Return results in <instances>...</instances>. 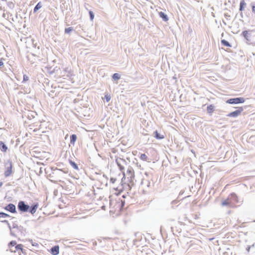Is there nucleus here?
I'll return each instance as SVG.
<instances>
[{
	"label": "nucleus",
	"instance_id": "nucleus-1",
	"mask_svg": "<svg viewBox=\"0 0 255 255\" xmlns=\"http://www.w3.org/2000/svg\"><path fill=\"white\" fill-rule=\"evenodd\" d=\"M45 170L46 174L49 173L48 176L50 178V181L53 183L61 181L64 178V174L68 172L67 171H63L55 167H51L47 169H45Z\"/></svg>",
	"mask_w": 255,
	"mask_h": 255
},
{
	"label": "nucleus",
	"instance_id": "nucleus-2",
	"mask_svg": "<svg viewBox=\"0 0 255 255\" xmlns=\"http://www.w3.org/2000/svg\"><path fill=\"white\" fill-rule=\"evenodd\" d=\"M5 170L4 171V176L6 177H9L11 175L12 173V163L10 160H7L6 162L5 163Z\"/></svg>",
	"mask_w": 255,
	"mask_h": 255
},
{
	"label": "nucleus",
	"instance_id": "nucleus-3",
	"mask_svg": "<svg viewBox=\"0 0 255 255\" xmlns=\"http://www.w3.org/2000/svg\"><path fill=\"white\" fill-rule=\"evenodd\" d=\"M127 175L128 176V179L129 183L131 185H133L134 184L133 179L134 178V170L131 167L128 166V167L127 169Z\"/></svg>",
	"mask_w": 255,
	"mask_h": 255
},
{
	"label": "nucleus",
	"instance_id": "nucleus-4",
	"mask_svg": "<svg viewBox=\"0 0 255 255\" xmlns=\"http://www.w3.org/2000/svg\"><path fill=\"white\" fill-rule=\"evenodd\" d=\"M252 31L249 30H245L242 32V35L244 37L245 39L246 40V43L249 45H252L253 46H255V42H252L251 37V34L249 32H251Z\"/></svg>",
	"mask_w": 255,
	"mask_h": 255
},
{
	"label": "nucleus",
	"instance_id": "nucleus-5",
	"mask_svg": "<svg viewBox=\"0 0 255 255\" xmlns=\"http://www.w3.org/2000/svg\"><path fill=\"white\" fill-rule=\"evenodd\" d=\"M17 208L21 212H27L29 210V206L26 204L24 201H20L18 203Z\"/></svg>",
	"mask_w": 255,
	"mask_h": 255
},
{
	"label": "nucleus",
	"instance_id": "nucleus-6",
	"mask_svg": "<svg viewBox=\"0 0 255 255\" xmlns=\"http://www.w3.org/2000/svg\"><path fill=\"white\" fill-rule=\"evenodd\" d=\"M245 101V99L243 97H237L229 99L226 101V103L230 104H238L244 103Z\"/></svg>",
	"mask_w": 255,
	"mask_h": 255
},
{
	"label": "nucleus",
	"instance_id": "nucleus-7",
	"mask_svg": "<svg viewBox=\"0 0 255 255\" xmlns=\"http://www.w3.org/2000/svg\"><path fill=\"white\" fill-rule=\"evenodd\" d=\"M237 108V110L229 113L227 116L233 118H236L239 116L244 111V108L243 107H238Z\"/></svg>",
	"mask_w": 255,
	"mask_h": 255
},
{
	"label": "nucleus",
	"instance_id": "nucleus-8",
	"mask_svg": "<svg viewBox=\"0 0 255 255\" xmlns=\"http://www.w3.org/2000/svg\"><path fill=\"white\" fill-rule=\"evenodd\" d=\"M116 162L119 166L120 170L121 171H123L124 170V165L127 164L126 160L122 158H118L116 159Z\"/></svg>",
	"mask_w": 255,
	"mask_h": 255
},
{
	"label": "nucleus",
	"instance_id": "nucleus-9",
	"mask_svg": "<svg viewBox=\"0 0 255 255\" xmlns=\"http://www.w3.org/2000/svg\"><path fill=\"white\" fill-rule=\"evenodd\" d=\"M228 198L232 206H233L236 203H239L238 197L236 194L235 193H232L230 194Z\"/></svg>",
	"mask_w": 255,
	"mask_h": 255
},
{
	"label": "nucleus",
	"instance_id": "nucleus-10",
	"mask_svg": "<svg viewBox=\"0 0 255 255\" xmlns=\"http://www.w3.org/2000/svg\"><path fill=\"white\" fill-rule=\"evenodd\" d=\"M4 209L11 213H16V210L15 206L12 203H9L4 207Z\"/></svg>",
	"mask_w": 255,
	"mask_h": 255
},
{
	"label": "nucleus",
	"instance_id": "nucleus-11",
	"mask_svg": "<svg viewBox=\"0 0 255 255\" xmlns=\"http://www.w3.org/2000/svg\"><path fill=\"white\" fill-rule=\"evenodd\" d=\"M19 230L21 236H24L26 232V230L23 227L18 226L17 224H13L12 227V230Z\"/></svg>",
	"mask_w": 255,
	"mask_h": 255
},
{
	"label": "nucleus",
	"instance_id": "nucleus-12",
	"mask_svg": "<svg viewBox=\"0 0 255 255\" xmlns=\"http://www.w3.org/2000/svg\"><path fill=\"white\" fill-rule=\"evenodd\" d=\"M50 253L52 255H58L59 254V247L58 245H55L50 249Z\"/></svg>",
	"mask_w": 255,
	"mask_h": 255
},
{
	"label": "nucleus",
	"instance_id": "nucleus-13",
	"mask_svg": "<svg viewBox=\"0 0 255 255\" xmlns=\"http://www.w3.org/2000/svg\"><path fill=\"white\" fill-rule=\"evenodd\" d=\"M38 203H34L31 206H29L28 212H30L31 214H34L38 208Z\"/></svg>",
	"mask_w": 255,
	"mask_h": 255
},
{
	"label": "nucleus",
	"instance_id": "nucleus-14",
	"mask_svg": "<svg viewBox=\"0 0 255 255\" xmlns=\"http://www.w3.org/2000/svg\"><path fill=\"white\" fill-rule=\"evenodd\" d=\"M153 133L154 134V137L157 139H162L164 138V135L159 133L157 130L154 131Z\"/></svg>",
	"mask_w": 255,
	"mask_h": 255
},
{
	"label": "nucleus",
	"instance_id": "nucleus-15",
	"mask_svg": "<svg viewBox=\"0 0 255 255\" xmlns=\"http://www.w3.org/2000/svg\"><path fill=\"white\" fill-rule=\"evenodd\" d=\"M222 206H228V207H232V205L231 204L230 201L229 200H228V198L226 199V200H224L222 202Z\"/></svg>",
	"mask_w": 255,
	"mask_h": 255
},
{
	"label": "nucleus",
	"instance_id": "nucleus-16",
	"mask_svg": "<svg viewBox=\"0 0 255 255\" xmlns=\"http://www.w3.org/2000/svg\"><path fill=\"white\" fill-rule=\"evenodd\" d=\"M0 149L3 152H6L7 149V146L1 141H0Z\"/></svg>",
	"mask_w": 255,
	"mask_h": 255
},
{
	"label": "nucleus",
	"instance_id": "nucleus-17",
	"mask_svg": "<svg viewBox=\"0 0 255 255\" xmlns=\"http://www.w3.org/2000/svg\"><path fill=\"white\" fill-rule=\"evenodd\" d=\"M22 247H23V245H21V244H18V245H16L15 247V250L14 251H13L12 250H11V252H15L16 251H21L22 252Z\"/></svg>",
	"mask_w": 255,
	"mask_h": 255
},
{
	"label": "nucleus",
	"instance_id": "nucleus-18",
	"mask_svg": "<svg viewBox=\"0 0 255 255\" xmlns=\"http://www.w3.org/2000/svg\"><path fill=\"white\" fill-rule=\"evenodd\" d=\"M159 15L163 21H167L168 20V16L163 12L160 11Z\"/></svg>",
	"mask_w": 255,
	"mask_h": 255
},
{
	"label": "nucleus",
	"instance_id": "nucleus-19",
	"mask_svg": "<svg viewBox=\"0 0 255 255\" xmlns=\"http://www.w3.org/2000/svg\"><path fill=\"white\" fill-rule=\"evenodd\" d=\"M215 110V106L213 105H210L207 107V112L211 115Z\"/></svg>",
	"mask_w": 255,
	"mask_h": 255
},
{
	"label": "nucleus",
	"instance_id": "nucleus-20",
	"mask_svg": "<svg viewBox=\"0 0 255 255\" xmlns=\"http://www.w3.org/2000/svg\"><path fill=\"white\" fill-rule=\"evenodd\" d=\"M69 162L74 169L77 170H79L77 164L74 161H72V160L69 159Z\"/></svg>",
	"mask_w": 255,
	"mask_h": 255
},
{
	"label": "nucleus",
	"instance_id": "nucleus-21",
	"mask_svg": "<svg viewBox=\"0 0 255 255\" xmlns=\"http://www.w3.org/2000/svg\"><path fill=\"white\" fill-rule=\"evenodd\" d=\"M42 6V4L41 2L40 1L34 7L33 9V12L35 13L38 10H39L40 8H41Z\"/></svg>",
	"mask_w": 255,
	"mask_h": 255
},
{
	"label": "nucleus",
	"instance_id": "nucleus-22",
	"mask_svg": "<svg viewBox=\"0 0 255 255\" xmlns=\"http://www.w3.org/2000/svg\"><path fill=\"white\" fill-rule=\"evenodd\" d=\"M77 139V135L75 134H73L70 136V143L72 144H74Z\"/></svg>",
	"mask_w": 255,
	"mask_h": 255
},
{
	"label": "nucleus",
	"instance_id": "nucleus-23",
	"mask_svg": "<svg viewBox=\"0 0 255 255\" xmlns=\"http://www.w3.org/2000/svg\"><path fill=\"white\" fill-rule=\"evenodd\" d=\"M221 44L223 45L227 46V47H231V44L225 39H223L221 40Z\"/></svg>",
	"mask_w": 255,
	"mask_h": 255
},
{
	"label": "nucleus",
	"instance_id": "nucleus-24",
	"mask_svg": "<svg viewBox=\"0 0 255 255\" xmlns=\"http://www.w3.org/2000/svg\"><path fill=\"white\" fill-rule=\"evenodd\" d=\"M246 5V3L245 2V1L244 0H242L240 2L239 10L240 11H243L244 9L245 6Z\"/></svg>",
	"mask_w": 255,
	"mask_h": 255
},
{
	"label": "nucleus",
	"instance_id": "nucleus-25",
	"mask_svg": "<svg viewBox=\"0 0 255 255\" xmlns=\"http://www.w3.org/2000/svg\"><path fill=\"white\" fill-rule=\"evenodd\" d=\"M9 229L10 230V234L11 236L16 237V235L15 234V230H12V227L10 226V224H9V225H7Z\"/></svg>",
	"mask_w": 255,
	"mask_h": 255
},
{
	"label": "nucleus",
	"instance_id": "nucleus-26",
	"mask_svg": "<svg viewBox=\"0 0 255 255\" xmlns=\"http://www.w3.org/2000/svg\"><path fill=\"white\" fill-rule=\"evenodd\" d=\"M121 78V76L118 73H115L112 75V79L114 80H118Z\"/></svg>",
	"mask_w": 255,
	"mask_h": 255
},
{
	"label": "nucleus",
	"instance_id": "nucleus-27",
	"mask_svg": "<svg viewBox=\"0 0 255 255\" xmlns=\"http://www.w3.org/2000/svg\"><path fill=\"white\" fill-rule=\"evenodd\" d=\"M74 30V29L72 27H69L68 28H66L65 29V33L69 34L71 32Z\"/></svg>",
	"mask_w": 255,
	"mask_h": 255
},
{
	"label": "nucleus",
	"instance_id": "nucleus-28",
	"mask_svg": "<svg viewBox=\"0 0 255 255\" xmlns=\"http://www.w3.org/2000/svg\"><path fill=\"white\" fill-rule=\"evenodd\" d=\"M140 158L144 161H147L148 159L147 156L144 153L141 154Z\"/></svg>",
	"mask_w": 255,
	"mask_h": 255
},
{
	"label": "nucleus",
	"instance_id": "nucleus-29",
	"mask_svg": "<svg viewBox=\"0 0 255 255\" xmlns=\"http://www.w3.org/2000/svg\"><path fill=\"white\" fill-rule=\"evenodd\" d=\"M16 245V241H12L11 242H10L9 243H8V247L9 248H11V247H15Z\"/></svg>",
	"mask_w": 255,
	"mask_h": 255
},
{
	"label": "nucleus",
	"instance_id": "nucleus-30",
	"mask_svg": "<svg viewBox=\"0 0 255 255\" xmlns=\"http://www.w3.org/2000/svg\"><path fill=\"white\" fill-rule=\"evenodd\" d=\"M10 217V216L6 213H5L4 212L1 213V218H6V217Z\"/></svg>",
	"mask_w": 255,
	"mask_h": 255
},
{
	"label": "nucleus",
	"instance_id": "nucleus-31",
	"mask_svg": "<svg viewBox=\"0 0 255 255\" xmlns=\"http://www.w3.org/2000/svg\"><path fill=\"white\" fill-rule=\"evenodd\" d=\"M89 16H90V19L91 20H92L94 18V14L93 12V11H89Z\"/></svg>",
	"mask_w": 255,
	"mask_h": 255
},
{
	"label": "nucleus",
	"instance_id": "nucleus-32",
	"mask_svg": "<svg viewBox=\"0 0 255 255\" xmlns=\"http://www.w3.org/2000/svg\"><path fill=\"white\" fill-rule=\"evenodd\" d=\"M28 79L29 77L27 75H24L23 77L22 83L25 82L26 81H28Z\"/></svg>",
	"mask_w": 255,
	"mask_h": 255
},
{
	"label": "nucleus",
	"instance_id": "nucleus-33",
	"mask_svg": "<svg viewBox=\"0 0 255 255\" xmlns=\"http://www.w3.org/2000/svg\"><path fill=\"white\" fill-rule=\"evenodd\" d=\"M53 71H55V73L59 74V71H60V68L56 67L52 69Z\"/></svg>",
	"mask_w": 255,
	"mask_h": 255
},
{
	"label": "nucleus",
	"instance_id": "nucleus-34",
	"mask_svg": "<svg viewBox=\"0 0 255 255\" xmlns=\"http://www.w3.org/2000/svg\"><path fill=\"white\" fill-rule=\"evenodd\" d=\"M66 76L68 77H70L71 76H72L73 75V73L72 71H71L70 70L68 71V72L66 73Z\"/></svg>",
	"mask_w": 255,
	"mask_h": 255
},
{
	"label": "nucleus",
	"instance_id": "nucleus-35",
	"mask_svg": "<svg viewBox=\"0 0 255 255\" xmlns=\"http://www.w3.org/2000/svg\"><path fill=\"white\" fill-rule=\"evenodd\" d=\"M4 60V59L2 58L0 59V69L1 68L2 66H3V61Z\"/></svg>",
	"mask_w": 255,
	"mask_h": 255
},
{
	"label": "nucleus",
	"instance_id": "nucleus-36",
	"mask_svg": "<svg viewBox=\"0 0 255 255\" xmlns=\"http://www.w3.org/2000/svg\"><path fill=\"white\" fill-rule=\"evenodd\" d=\"M68 71H69L68 68H65L63 71L64 73H62V72H61L60 75H61L62 76H65V74H66Z\"/></svg>",
	"mask_w": 255,
	"mask_h": 255
},
{
	"label": "nucleus",
	"instance_id": "nucleus-37",
	"mask_svg": "<svg viewBox=\"0 0 255 255\" xmlns=\"http://www.w3.org/2000/svg\"><path fill=\"white\" fill-rule=\"evenodd\" d=\"M105 98L106 100V101L108 102L111 100V96L110 95H106L105 96Z\"/></svg>",
	"mask_w": 255,
	"mask_h": 255
},
{
	"label": "nucleus",
	"instance_id": "nucleus-38",
	"mask_svg": "<svg viewBox=\"0 0 255 255\" xmlns=\"http://www.w3.org/2000/svg\"><path fill=\"white\" fill-rule=\"evenodd\" d=\"M116 181V178L114 177H111L110 178V182L112 183L113 184L115 183Z\"/></svg>",
	"mask_w": 255,
	"mask_h": 255
},
{
	"label": "nucleus",
	"instance_id": "nucleus-39",
	"mask_svg": "<svg viewBox=\"0 0 255 255\" xmlns=\"http://www.w3.org/2000/svg\"><path fill=\"white\" fill-rule=\"evenodd\" d=\"M8 5L10 8H13L14 4L12 2H10L8 3Z\"/></svg>",
	"mask_w": 255,
	"mask_h": 255
},
{
	"label": "nucleus",
	"instance_id": "nucleus-40",
	"mask_svg": "<svg viewBox=\"0 0 255 255\" xmlns=\"http://www.w3.org/2000/svg\"><path fill=\"white\" fill-rule=\"evenodd\" d=\"M179 201L178 200H174L173 201H172L171 202V204L172 205H173L174 204H176L178 203Z\"/></svg>",
	"mask_w": 255,
	"mask_h": 255
},
{
	"label": "nucleus",
	"instance_id": "nucleus-41",
	"mask_svg": "<svg viewBox=\"0 0 255 255\" xmlns=\"http://www.w3.org/2000/svg\"><path fill=\"white\" fill-rule=\"evenodd\" d=\"M48 73L50 74H53V73H55V71H53V69H52V68H50L48 70Z\"/></svg>",
	"mask_w": 255,
	"mask_h": 255
},
{
	"label": "nucleus",
	"instance_id": "nucleus-42",
	"mask_svg": "<svg viewBox=\"0 0 255 255\" xmlns=\"http://www.w3.org/2000/svg\"><path fill=\"white\" fill-rule=\"evenodd\" d=\"M15 234L16 235V237L17 236V234L18 235H20V232H19V230H15Z\"/></svg>",
	"mask_w": 255,
	"mask_h": 255
},
{
	"label": "nucleus",
	"instance_id": "nucleus-43",
	"mask_svg": "<svg viewBox=\"0 0 255 255\" xmlns=\"http://www.w3.org/2000/svg\"><path fill=\"white\" fill-rule=\"evenodd\" d=\"M1 222L6 224L7 225H9V222L7 220H4L1 221Z\"/></svg>",
	"mask_w": 255,
	"mask_h": 255
},
{
	"label": "nucleus",
	"instance_id": "nucleus-44",
	"mask_svg": "<svg viewBox=\"0 0 255 255\" xmlns=\"http://www.w3.org/2000/svg\"><path fill=\"white\" fill-rule=\"evenodd\" d=\"M252 8L253 12L255 13V5H253Z\"/></svg>",
	"mask_w": 255,
	"mask_h": 255
},
{
	"label": "nucleus",
	"instance_id": "nucleus-45",
	"mask_svg": "<svg viewBox=\"0 0 255 255\" xmlns=\"http://www.w3.org/2000/svg\"><path fill=\"white\" fill-rule=\"evenodd\" d=\"M32 246H36V247H37V246H38V244L35 243H32Z\"/></svg>",
	"mask_w": 255,
	"mask_h": 255
},
{
	"label": "nucleus",
	"instance_id": "nucleus-46",
	"mask_svg": "<svg viewBox=\"0 0 255 255\" xmlns=\"http://www.w3.org/2000/svg\"><path fill=\"white\" fill-rule=\"evenodd\" d=\"M145 182H147V186L148 187H149L150 186V182L149 181H145Z\"/></svg>",
	"mask_w": 255,
	"mask_h": 255
},
{
	"label": "nucleus",
	"instance_id": "nucleus-47",
	"mask_svg": "<svg viewBox=\"0 0 255 255\" xmlns=\"http://www.w3.org/2000/svg\"><path fill=\"white\" fill-rule=\"evenodd\" d=\"M224 15H225V16H226V17L229 16V15H228V13H225V14H224Z\"/></svg>",
	"mask_w": 255,
	"mask_h": 255
},
{
	"label": "nucleus",
	"instance_id": "nucleus-48",
	"mask_svg": "<svg viewBox=\"0 0 255 255\" xmlns=\"http://www.w3.org/2000/svg\"><path fill=\"white\" fill-rule=\"evenodd\" d=\"M3 183L2 182H0V187L2 185Z\"/></svg>",
	"mask_w": 255,
	"mask_h": 255
},
{
	"label": "nucleus",
	"instance_id": "nucleus-49",
	"mask_svg": "<svg viewBox=\"0 0 255 255\" xmlns=\"http://www.w3.org/2000/svg\"><path fill=\"white\" fill-rule=\"evenodd\" d=\"M42 172V167L40 168V172L41 173Z\"/></svg>",
	"mask_w": 255,
	"mask_h": 255
},
{
	"label": "nucleus",
	"instance_id": "nucleus-50",
	"mask_svg": "<svg viewBox=\"0 0 255 255\" xmlns=\"http://www.w3.org/2000/svg\"><path fill=\"white\" fill-rule=\"evenodd\" d=\"M250 247H248V248H247V250H248V251H250Z\"/></svg>",
	"mask_w": 255,
	"mask_h": 255
},
{
	"label": "nucleus",
	"instance_id": "nucleus-51",
	"mask_svg": "<svg viewBox=\"0 0 255 255\" xmlns=\"http://www.w3.org/2000/svg\"><path fill=\"white\" fill-rule=\"evenodd\" d=\"M1 212H0V218H1Z\"/></svg>",
	"mask_w": 255,
	"mask_h": 255
}]
</instances>
